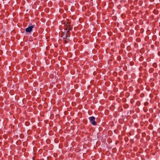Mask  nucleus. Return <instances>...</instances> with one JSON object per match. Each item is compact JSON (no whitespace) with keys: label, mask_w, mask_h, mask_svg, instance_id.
Returning <instances> with one entry per match:
<instances>
[{"label":"nucleus","mask_w":160,"mask_h":160,"mask_svg":"<svg viewBox=\"0 0 160 160\" xmlns=\"http://www.w3.org/2000/svg\"><path fill=\"white\" fill-rule=\"evenodd\" d=\"M70 31H67L66 34L67 36V37H70Z\"/></svg>","instance_id":"5"},{"label":"nucleus","mask_w":160,"mask_h":160,"mask_svg":"<svg viewBox=\"0 0 160 160\" xmlns=\"http://www.w3.org/2000/svg\"><path fill=\"white\" fill-rule=\"evenodd\" d=\"M90 122L93 125H96L97 124L95 121V118L94 116H92L89 118Z\"/></svg>","instance_id":"2"},{"label":"nucleus","mask_w":160,"mask_h":160,"mask_svg":"<svg viewBox=\"0 0 160 160\" xmlns=\"http://www.w3.org/2000/svg\"><path fill=\"white\" fill-rule=\"evenodd\" d=\"M65 26L64 29L65 30H68V31H71L72 29V28L70 26V23L67 22V23H64Z\"/></svg>","instance_id":"1"},{"label":"nucleus","mask_w":160,"mask_h":160,"mask_svg":"<svg viewBox=\"0 0 160 160\" xmlns=\"http://www.w3.org/2000/svg\"><path fill=\"white\" fill-rule=\"evenodd\" d=\"M61 37L63 39L66 38L67 37V36L65 33V32H62Z\"/></svg>","instance_id":"4"},{"label":"nucleus","mask_w":160,"mask_h":160,"mask_svg":"<svg viewBox=\"0 0 160 160\" xmlns=\"http://www.w3.org/2000/svg\"><path fill=\"white\" fill-rule=\"evenodd\" d=\"M35 27V25H32L28 27L27 28L25 29V31L27 32H30L32 30L33 28Z\"/></svg>","instance_id":"3"}]
</instances>
